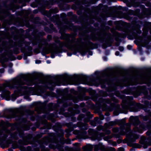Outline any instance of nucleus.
Returning <instances> with one entry per match:
<instances>
[{
  "label": "nucleus",
  "instance_id": "obj_1",
  "mask_svg": "<svg viewBox=\"0 0 151 151\" xmlns=\"http://www.w3.org/2000/svg\"><path fill=\"white\" fill-rule=\"evenodd\" d=\"M134 132H140L139 130L137 127H135L134 128Z\"/></svg>",
  "mask_w": 151,
  "mask_h": 151
},
{
  "label": "nucleus",
  "instance_id": "obj_2",
  "mask_svg": "<svg viewBox=\"0 0 151 151\" xmlns=\"http://www.w3.org/2000/svg\"><path fill=\"white\" fill-rule=\"evenodd\" d=\"M125 126L127 127V128L126 129V130H129L130 127L129 124H127L125 125Z\"/></svg>",
  "mask_w": 151,
  "mask_h": 151
},
{
  "label": "nucleus",
  "instance_id": "obj_3",
  "mask_svg": "<svg viewBox=\"0 0 151 151\" xmlns=\"http://www.w3.org/2000/svg\"><path fill=\"white\" fill-rule=\"evenodd\" d=\"M118 151H124V150L123 148L120 147L118 149Z\"/></svg>",
  "mask_w": 151,
  "mask_h": 151
},
{
  "label": "nucleus",
  "instance_id": "obj_4",
  "mask_svg": "<svg viewBox=\"0 0 151 151\" xmlns=\"http://www.w3.org/2000/svg\"><path fill=\"white\" fill-rule=\"evenodd\" d=\"M109 150L110 151H115L114 149L113 148L111 147L109 148Z\"/></svg>",
  "mask_w": 151,
  "mask_h": 151
},
{
  "label": "nucleus",
  "instance_id": "obj_5",
  "mask_svg": "<svg viewBox=\"0 0 151 151\" xmlns=\"http://www.w3.org/2000/svg\"><path fill=\"white\" fill-rule=\"evenodd\" d=\"M109 124L110 125H114L115 124V123L113 122H109Z\"/></svg>",
  "mask_w": 151,
  "mask_h": 151
},
{
  "label": "nucleus",
  "instance_id": "obj_6",
  "mask_svg": "<svg viewBox=\"0 0 151 151\" xmlns=\"http://www.w3.org/2000/svg\"><path fill=\"white\" fill-rule=\"evenodd\" d=\"M113 131L114 132H116L118 131V129H113Z\"/></svg>",
  "mask_w": 151,
  "mask_h": 151
},
{
  "label": "nucleus",
  "instance_id": "obj_7",
  "mask_svg": "<svg viewBox=\"0 0 151 151\" xmlns=\"http://www.w3.org/2000/svg\"><path fill=\"white\" fill-rule=\"evenodd\" d=\"M119 49L120 51H122V50H123L124 49V48H123V47H119Z\"/></svg>",
  "mask_w": 151,
  "mask_h": 151
},
{
  "label": "nucleus",
  "instance_id": "obj_8",
  "mask_svg": "<svg viewBox=\"0 0 151 151\" xmlns=\"http://www.w3.org/2000/svg\"><path fill=\"white\" fill-rule=\"evenodd\" d=\"M4 71V70L3 69H0V72L1 73H3Z\"/></svg>",
  "mask_w": 151,
  "mask_h": 151
},
{
  "label": "nucleus",
  "instance_id": "obj_9",
  "mask_svg": "<svg viewBox=\"0 0 151 151\" xmlns=\"http://www.w3.org/2000/svg\"><path fill=\"white\" fill-rule=\"evenodd\" d=\"M114 114L116 115H118V114L117 113V111H114Z\"/></svg>",
  "mask_w": 151,
  "mask_h": 151
},
{
  "label": "nucleus",
  "instance_id": "obj_10",
  "mask_svg": "<svg viewBox=\"0 0 151 151\" xmlns=\"http://www.w3.org/2000/svg\"><path fill=\"white\" fill-rule=\"evenodd\" d=\"M136 120L137 121V123L136 124H137L138 123V120H137V119H136Z\"/></svg>",
  "mask_w": 151,
  "mask_h": 151
},
{
  "label": "nucleus",
  "instance_id": "obj_11",
  "mask_svg": "<svg viewBox=\"0 0 151 151\" xmlns=\"http://www.w3.org/2000/svg\"><path fill=\"white\" fill-rule=\"evenodd\" d=\"M110 133V132L109 131H108V133H107L108 134H109Z\"/></svg>",
  "mask_w": 151,
  "mask_h": 151
},
{
  "label": "nucleus",
  "instance_id": "obj_12",
  "mask_svg": "<svg viewBox=\"0 0 151 151\" xmlns=\"http://www.w3.org/2000/svg\"><path fill=\"white\" fill-rule=\"evenodd\" d=\"M116 55H118V53H117V52H116Z\"/></svg>",
  "mask_w": 151,
  "mask_h": 151
},
{
  "label": "nucleus",
  "instance_id": "obj_13",
  "mask_svg": "<svg viewBox=\"0 0 151 151\" xmlns=\"http://www.w3.org/2000/svg\"><path fill=\"white\" fill-rule=\"evenodd\" d=\"M7 92L8 94H9V91H7Z\"/></svg>",
  "mask_w": 151,
  "mask_h": 151
},
{
  "label": "nucleus",
  "instance_id": "obj_14",
  "mask_svg": "<svg viewBox=\"0 0 151 151\" xmlns=\"http://www.w3.org/2000/svg\"><path fill=\"white\" fill-rule=\"evenodd\" d=\"M39 61V63H40V61Z\"/></svg>",
  "mask_w": 151,
  "mask_h": 151
},
{
  "label": "nucleus",
  "instance_id": "obj_15",
  "mask_svg": "<svg viewBox=\"0 0 151 151\" xmlns=\"http://www.w3.org/2000/svg\"><path fill=\"white\" fill-rule=\"evenodd\" d=\"M94 150H96V147H95V148L94 149Z\"/></svg>",
  "mask_w": 151,
  "mask_h": 151
},
{
  "label": "nucleus",
  "instance_id": "obj_16",
  "mask_svg": "<svg viewBox=\"0 0 151 151\" xmlns=\"http://www.w3.org/2000/svg\"><path fill=\"white\" fill-rule=\"evenodd\" d=\"M77 144V143H76V144H75L76 145V144Z\"/></svg>",
  "mask_w": 151,
  "mask_h": 151
},
{
  "label": "nucleus",
  "instance_id": "obj_17",
  "mask_svg": "<svg viewBox=\"0 0 151 151\" xmlns=\"http://www.w3.org/2000/svg\"><path fill=\"white\" fill-rule=\"evenodd\" d=\"M127 112H126L125 113H127Z\"/></svg>",
  "mask_w": 151,
  "mask_h": 151
}]
</instances>
